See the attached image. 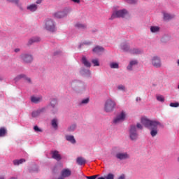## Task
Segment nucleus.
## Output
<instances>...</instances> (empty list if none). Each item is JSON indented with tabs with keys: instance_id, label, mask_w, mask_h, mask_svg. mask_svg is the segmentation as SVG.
Here are the masks:
<instances>
[{
	"instance_id": "f257e3e1",
	"label": "nucleus",
	"mask_w": 179,
	"mask_h": 179,
	"mask_svg": "<svg viewBox=\"0 0 179 179\" xmlns=\"http://www.w3.org/2000/svg\"><path fill=\"white\" fill-rule=\"evenodd\" d=\"M141 124L147 129L150 130L152 137H155L158 134V127L164 128V126L159 121L151 120L147 117L141 118Z\"/></svg>"
},
{
	"instance_id": "f03ea898",
	"label": "nucleus",
	"mask_w": 179,
	"mask_h": 179,
	"mask_svg": "<svg viewBox=\"0 0 179 179\" xmlns=\"http://www.w3.org/2000/svg\"><path fill=\"white\" fill-rule=\"evenodd\" d=\"M117 103L112 99H108L104 103V111L106 113H112L116 108Z\"/></svg>"
},
{
	"instance_id": "7ed1b4c3",
	"label": "nucleus",
	"mask_w": 179,
	"mask_h": 179,
	"mask_svg": "<svg viewBox=\"0 0 179 179\" xmlns=\"http://www.w3.org/2000/svg\"><path fill=\"white\" fill-rule=\"evenodd\" d=\"M45 29L48 31L54 32L56 30L55 22L50 18L45 20Z\"/></svg>"
},
{
	"instance_id": "20e7f679",
	"label": "nucleus",
	"mask_w": 179,
	"mask_h": 179,
	"mask_svg": "<svg viewBox=\"0 0 179 179\" xmlns=\"http://www.w3.org/2000/svg\"><path fill=\"white\" fill-rule=\"evenodd\" d=\"M128 13L126 10H115L113 13L110 20H114L116 17H124Z\"/></svg>"
},
{
	"instance_id": "39448f33",
	"label": "nucleus",
	"mask_w": 179,
	"mask_h": 179,
	"mask_svg": "<svg viewBox=\"0 0 179 179\" xmlns=\"http://www.w3.org/2000/svg\"><path fill=\"white\" fill-rule=\"evenodd\" d=\"M20 59L24 64H31L34 58L31 55L27 53H23L20 55Z\"/></svg>"
},
{
	"instance_id": "423d86ee",
	"label": "nucleus",
	"mask_w": 179,
	"mask_h": 179,
	"mask_svg": "<svg viewBox=\"0 0 179 179\" xmlns=\"http://www.w3.org/2000/svg\"><path fill=\"white\" fill-rule=\"evenodd\" d=\"M71 11V8H66L63 11L57 12L53 14V16L56 18H62L68 15V14Z\"/></svg>"
},
{
	"instance_id": "0eeeda50",
	"label": "nucleus",
	"mask_w": 179,
	"mask_h": 179,
	"mask_svg": "<svg viewBox=\"0 0 179 179\" xmlns=\"http://www.w3.org/2000/svg\"><path fill=\"white\" fill-rule=\"evenodd\" d=\"M129 137L131 141H136L138 139V135L136 131V126H131L129 130Z\"/></svg>"
},
{
	"instance_id": "6e6552de",
	"label": "nucleus",
	"mask_w": 179,
	"mask_h": 179,
	"mask_svg": "<svg viewBox=\"0 0 179 179\" xmlns=\"http://www.w3.org/2000/svg\"><path fill=\"white\" fill-rule=\"evenodd\" d=\"M126 118V113L124 112H121L120 114L117 115V117L114 119L113 123L117 124L122 122H124Z\"/></svg>"
},
{
	"instance_id": "1a4fd4ad",
	"label": "nucleus",
	"mask_w": 179,
	"mask_h": 179,
	"mask_svg": "<svg viewBox=\"0 0 179 179\" xmlns=\"http://www.w3.org/2000/svg\"><path fill=\"white\" fill-rule=\"evenodd\" d=\"M152 65H153V66H155V68H161L162 66L161 59L157 56L153 57L152 59Z\"/></svg>"
},
{
	"instance_id": "9d476101",
	"label": "nucleus",
	"mask_w": 179,
	"mask_h": 179,
	"mask_svg": "<svg viewBox=\"0 0 179 179\" xmlns=\"http://www.w3.org/2000/svg\"><path fill=\"white\" fill-rule=\"evenodd\" d=\"M115 157L119 160H125L129 158V155L127 152H117Z\"/></svg>"
},
{
	"instance_id": "9b49d317",
	"label": "nucleus",
	"mask_w": 179,
	"mask_h": 179,
	"mask_svg": "<svg viewBox=\"0 0 179 179\" xmlns=\"http://www.w3.org/2000/svg\"><path fill=\"white\" fill-rule=\"evenodd\" d=\"M61 176L64 178H69L71 176V171L69 169H64L62 171Z\"/></svg>"
},
{
	"instance_id": "f8f14e48",
	"label": "nucleus",
	"mask_w": 179,
	"mask_h": 179,
	"mask_svg": "<svg viewBox=\"0 0 179 179\" xmlns=\"http://www.w3.org/2000/svg\"><path fill=\"white\" fill-rule=\"evenodd\" d=\"M52 158L58 162L62 160V156L57 150L52 151Z\"/></svg>"
},
{
	"instance_id": "ddd939ff",
	"label": "nucleus",
	"mask_w": 179,
	"mask_h": 179,
	"mask_svg": "<svg viewBox=\"0 0 179 179\" xmlns=\"http://www.w3.org/2000/svg\"><path fill=\"white\" fill-rule=\"evenodd\" d=\"M134 65H138V61L137 60H131L129 65L127 67V69L128 71H133V66H134Z\"/></svg>"
},
{
	"instance_id": "4468645a",
	"label": "nucleus",
	"mask_w": 179,
	"mask_h": 179,
	"mask_svg": "<svg viewBox=\"0 0 179 179\" xmlns=\"http://www.w3.org/2000/svg\"><path fill=\"white\" fill-rule=\"evenodd\" d=\"M26 162L25 159H15L13 161V164L14 166H19L20 164H22L23 163Z\"/></svg>"
},
{
	"instance_id": "2eb2a0df",
	"label": "nucleus",
	"mask_w": 179,
	"mask_h": 179,
	"mask_svg": "<svg viewBox=\"0 0 179 179\" xmlns=\"http://www.w3.org/2000/svg\"><path fill=\"white\" fill-rule=\"evenodd\" d=\"M27 9L31 12H35L38 9V6L36 4H30L27 6Z\"/></svg>"
},
{
	"instance_id": "dca6fc26",
	"label": "nucleus",
	"mask_w": 179,
	"mask_h": 179,
	"mask_svg": "<svg viewBox=\"0 0 179 179\" xmlns=\"http://www.w3.org/2000/svg\"><path fill=\"white\" fill-rule=\"evenodd\" d=\"M44 111H45V108L38 109V110H37L36 111H34L31 113V116H32V117H37L38 116L40 115L41 113H43Z\"/></svg>"
},
{
	"instance_id": "f3484780",
	"label": "nucleus",
	"mask_w": 179,
	"mask_h": 179,
	"mask_svg": "<svg viewBox=\"0 0 179 179\" xmlns=\"http://www.w3.org/2000/svg\"><path fill=\"white\" fill-rule=\"evenodd\" d=\"M76 162L79 166H83L86 164V159L82 157H79L77 158Z\"/></svg>"
},
{
	"instance_id": "a211bd4d",
	"label": "nucleus",
	"mask_w": 179,
	"mask_h": 179,
	"mask_svg": "<svg viewBox=\"0 0 179 179\" xmlns=\"http://www.w3.org/2000/svg\"><path fill=\"white\" fill-rule=\"evenodd\" d=\"M82 62L85 66L87 68H90L91 63L87 59L86 57L83 56L82 57Z\"/></svg>"
},
{
	"instance_id": "6ab92c4d",
	"label": "nucleus",
	"mask_w": 179,
	"mask_h": 179,
	"mask_svg": "<svg viewBox=\"0 0 179 179\" xmlns=\"http://www.w3.org/2000/svg\"><path fill=\"white\" fill-rule=\"evenodd\" d=\"M31 101L34 103H38L42 101V97L31 96Z\"/></svg>"
},
{
	"instance_id": "aec40b11",
	"label": "nucleus",
	"mask_w": 179,
	"mask_h": 179,
	"mask_svg": "<svg viewBox=\"0 0 179 179\" xmlns=\"http://www.w3.org/2000/svg\"><path fill=\"white\" fill-rule=\"evenodd\" d=\"M66 139L67 141L70 142L71 144L76 143V141L73 136H70V135L66 136Z\"/></svg>"
},
{
	"instance_id": "412c9836",
	"label": "nucleus",
	"mask_w": 179,
	"mask_h": 179,
	"mask_svg": "<svg viewBox=\"0 0 179 179\" xmlns=\"http://www.w3.org/2000/svg\"><path fill=\"white\" fill-rule=\"evenodd\" d=\"M41 41V38L39 37H34L29 40L28 45H31L33 43H38Z\"/></svg>"
},
{
	"instance_id": "4be33fe9",
	"label": "nucleus",
	"mask_w": 179,
	"mask_h": 179,
	"mask_svg": "<svg viewBox=\"0 0 179 179\" xmlns=\"http://www.w3.org/2000/svg\"><path fill=\"white\" fill-rule=\"evenodd\" d=\"M163 15H164V20H170L174 17V15H171V14L167 13L166 12L163 13Z\"/></svg>"
},
{
	"instance_id": "5701e85b",
	"label": "nucleus",
	"mask_w": 179,
	"mask_h": 179,
	"mask_svg": "<svg viewBox=\"0 0 179 179\" xmlns=\"http://www.w3.org/2000/svg\"><path fill=\"white\" fill-rule=\"evenodd\" d=\"M93 52H95L96 54H99V52H102V51H104V48L103 47L100 46H96L93 50Z\"/></svg>"
},
{
	"instance_id": "b1692460",
	"label": "nucleus",
	"mask_w": 179,
	"mask_h": 179,
	"mask_svg": "<svg viewBox=\"0 0 179 179\" xmlns=\"http://www.w3.org/2000/svg\"><path fill=\"white\" fill-rule=\"evenodd\" d=\"M7 134V130L5 127L0 128V138L5 137Z\"/></svg>"
},
{
	"instance_id": "393cba45",
	"label": "nucleus",
	"mask_w": 179,
	"mask_h": 179,
	"mask_svg": "<svg viewBox=\"0 0 179 179\" xmlns=\"http://www.w3.org/2000/svg\"><path fill=\"white\" fill-rule=\"evenodd\" d=\"M75 27L78 28V29H85L87 27V25L85 24L77 22L75 24Z\"/></svg>"
},
{
	"instance_id": "a878e982",
	"label": "nucleus",
	"mask_w": 179,
	"mask_h": 179,
	"mask_svg": "<svg viewBox=\"0 0 179 179\" xmlns=\"http://www.w3.org/2000/svg\"><path fill=\"white\" fill-rule=\"evenodd\" d=\"M57 105V100L56 99H52L50 101V106L52 108H55Z\"/></svg>"
},
{
	"instance_id": "bb28decb",
	"label": "nucleus",
	"mask_w": 179,
	"mask_h": 179,
	"mask_svg": "<svg viewBox=\"0 0 179 179\" xmlns=\"http://www.w3.org/2000/svg\"><path fill=\"white\" fill-rule=\"evenodd\" d=\"M51 125L54 129H57L58 124H57V120L53 119L51 121Z\"/></svg>"
},
{
	"instance_id": "cd10ccee",
	"label": "nucleus",
	"mask_w": 179,
	"mask_h": 179,
	"mask_svg": "<svg viewBox=\"0 0 179 179\" xmlns=\"http://www.w3.org/2000/svg\"><path fill=\"white\" fill-rule=\"evenodd\" d=\"M121 48L123 50V51H129L130 50L129 45L124 43L121 45Z\"/></svg>"
},
{
	"instance_id": "c85d7f7f",
	"label": "nucleus",
	"mask_w": 179,
	"mask_h": 179,
	"mask_svg": "<svg viewBox=\"0 0 179 179\" xmlns=\"http://www.w3.org/2000/svg\"><path fill=\"white\" fill-rule=\"evenodd\" d=\"M110 67L112 69H118L119 68V64L117 63H110Z\"/></svg>"
},
{
	"instance_id": "c756f323",
	"label": "nucleus",
	"mask_w": 179,
	"mask_h": 179,
	"mask_svg": "<svg viewBox=\"0 0 179 179\" xmlns=\"http://www.w3.org/2000/svg\"><path fill=\"white\" fill-rule=\"evenodd\" d=\"M76 124H71L69 128H68V131L69 132H73L76 129Z\"/></svg>"
},
{
	"instance_id": "7c9ffc66",
	"label": "nucleus",
	"mask_w": 179,
	"mask_h": 179,
	"mask_svg": "<svg viewBox=\"0 0 179 179\" xmlns=\"http://www.w3.org/2000/svg\"><path fill=\"white\" fill-rule=\"evenodd\" d=\"M160 28L159 27H151L150 31L153 33H157L159 31Z\"/></svg>"
},
{
	"instance_id": "2f4dec72",
	"label": "nucleus",
	"mask_w": 179,
	"mask_h": 179,
	"mask_svg": "<svg viewBox=\"0 0 179 179\" xmlns=\"http://www.w3.org/2000/svg\"><path fill=\"white\" fill-rule=\"evenodd\" d=\"M89 102H90V99H89V98L83 99V100L81 101V102L80 103V106H82V105H87V104L89 103Z\"/></svg>"
},
{
	"instance_id": "473e14b6",
	"label": "nucleus",
	"mask_w": 179,
	"mask_h": 179,
	"mask_svg": "<svg viewBox=\"0 0 179 179\" xmlns=\"http://www.w3.org/2000/svg\"><path fill=\"white\" fill-rule=\"evenodd\" d=\"M92 62L94 64V66H100V63L97 59H92Z\"/></svg>"
},
{
	"instance_id": "72a5a7b5",
	"label": "nucleus",
	"mask_w": 179,
	"mask_h": 179,
	"mask_svg": "<svg viewBox=\"0 0 179 179\" xmlns=\"http://www.w3.org/2000/svg\"><path fill=\"white\" fill-rule=\"evenodd\" d=\"M105 179H115V175L110 173L105 176Z\"/></svg>"
},
{
	"instance_id": "f704fd0d",
	"label": "nucleus",
	"mask_w": 179,
	"mask_h": 179,
	"mask_svg": "<svg viewBox=\"0 0 179 179\" xmlns=\"http://www.w3.org/2000/svg\"><path fill=\"white\" fill-rule=\"evenodd\" d=\"M131 54H140L141 50L139 49H132L130 50Z\"/></svg>"
},
{
	"instance_id": "c9c22d12",
	"label": "nucleus",
	"mask_w": 179,
	"mask_h": 179,
	"mask_svg": "<svg viewBox=\"0 0 179 179\" xmlns=\"http://www.w3.org/2000/svg\"><path fill=\"white\" fill-rule=\"evenodd\" d=\"M157 100L159 102H164L165 101V98L163 96H157Z\"/></svg>"
},
{
	"instance_id": "e433bc0d",
	"label": "nucleus",
	"mask_w": 179,
	"mask_h": 179,
	"mask_svg": "<svg viewBox=\"0 0 179 179\" xmlns=\"http://www.w3.org/2000/svg\"><path fill=\"white\" fill-rule=\"evenodd\" d=\"M34 130L36 133H41V132H43L42 129H40L38 126H34Z\"/></svg>"
},
{
	"instance_id": "4c0bfd02",
	"label": "nucleus",
	"mask_w": 179,
	"mask_h": 179,
	"mask_svg": "<svg viewBox=\"0 0 179 179\" xmlns=\"http://www.w3.org/2000/svg\"><path fill=\"white\" fill-rule=\"evenodd\" d=\"M170 107H171V108H178L179 107V103L178 102L171 103H170Z\"/></svg>"
},
{
	"instance_id": "58836bf2",
	"label": "nucleus",
	"mask_w": 179,
	"mask_h": 179,
	"mask_svg": "<svg viewBox=\"0 0 179 179\" xmlns=\"http://www.w3.org/2000/svg\"><path fill=\"white\" fill-rule=\"evenodd\" d=\"M99 175H94V176H86L87 179H96L97 177H99Z\"/></svg>"
},
{
	"instance_id": "ea45409f",
	"label": "nucleus",
	"mask_w": 179,
	"mask_h": 179,
	"mask_svg": "<svg viewBox=\"0 0 179 179\" xmlns=\"http://www.w3.org/2000/svg\"><path fill=\"white\" fill-rule=\"evenodd\" d=\"M8 2H12L15 3L16 5L19 4V0H7Z\"/></svg>"
},
{
	"instance_id": "a19ab883",
	"label": "nucleus",
	"mask_w": 179,
	"mask_h": 179,
	"mask_svg": "<svg viewBox=\"0 0 179 179\" xmlns=\"http://www.w3.org/2000/svg\"><path fill=\"white\" fill-rule=\"evenodd\" d=\"M117 89L118 90H125V87L124 85H119Z\"/></svg>"
},
{
	"instance_id": "79ce46f5",
	"label": "nucleus",
	"mask_w": 179,
	"mask_h": 179,
	"mask_svg": "<svg viewBox=\"0 0 179 179\" xmlns=\"http://www.w3.org/2000/svg\"><path fill=\"white\" fill-rule=\"evenodd\" d=\"M136 127H137V128L139 129H143V125H142L141 124H140V123H138V124H136Z\"/></svg>"
},
{
	"instance_id": "37998d69",
	"label": "nucleus",
	"mask_w": 179,
	"mask_h": 179,
	"mask_svg": "<svg viewBox=\"0 0 179 179\" xmlns=\"http://www.w3.org/2000/svg\"><path fill=\"white\" fill-rule=\"evenodd\" d=\"M22 78H25L24 75H20L15 78V79H22Z\"/></svg>"
},
{
	"instance_id": "c03bdc74",
	"label": "nucleus",
	"mask_w": 179,
	"mask_h": 179,
	"mask_svg": "<svg viewBox=\"0 0 179 179\" xmlns=\"http://www.w3.org/2000/svg\"><path fill=\"white\" fill-rule=\"evenodd\" d=\"M127 1L129 3H136V0H127Z\"/></svg>"
},
{
	"instance_id": "a18cd8bd",
	"label": "nucleus",
	"mask_w": 179,
	"mask_h": 179,
	"mask_svg": "<svg viewBox=\"0 0 179 179\" xmlns=\"http://www.w3.org/2000/svg\"><path fill=\"white\" fill-rule=\"evenodd\" d=\"M117 179H125V175L122 174L120 176H119V178Z\"/></svg>"
},
{
	"instance_id": "49530a36",
	"label": "nucleus",
	"mask_w": 179,
	"mask_h": 179,
	"mask_svg": "<svg viewBox=\"0 0 179 179\" xmlns=\"http://www.w3.org/2000/svg\"><path fill=\"white\" fill-rule=\"evenodd\" d=\"M71 1H72L74 3H80V0H71Z\"/></svg>"
},
{
	"instance_id": "de8ad7c7",
	"label": "nucleus",
	"mask_w": 179,
	"mask_h": 179,
	"mask_svg": "<svg viewBox=\"0 0 179 179\" xmlns=\"http://www.w3.org/2000/svg\"><path fill=\"white\" fill-rule=\"evenodd\" d=\"M43 0H36V3L37 4H41L42 3Z\"/></svg>"
},
{
	"instance_id": "09e8293b",
	"label": "nucleus",
	"mask_w": 179,
	"mask_h": 179,
	"mask_svg": "<svg viewBox=\"0 0 179 179\" xmlns=\"http://www.w3.org/2000/svg\"><path fill=\"white\" fill-rule=\"evenodd\" d=\"M25 79H26L27 82H28L29 83H31V78H26Z\"/></svg>"
},
{
	"instance_id": "8fccbe9b",
	"label": "nucleus",
	"mask_w": 179,
	"mask_h": 179,
	"mask_svg": "<svg viewBox=\"0 0 179 179\" xmlns=\"http://www.w3.org/2000/svg\"><path fill=\"white\" fill-rule=\"evenodd\" d=\"M84 44H91V43H83V44H80V45H79L80 48H81L82 45H84Z\"/></svg>"
},
{
	"instance_id": "3c124183",
	"label": "nucleus",
	"mask_w": 179,
	"mask_h": 179,
	"mask_svg": "<svg viewBox=\"0 0 179 179\" xmlns=\"http://www.w3.org/2000/svg\"><path fill=\"white\" fill-rule=\"evenodd\" d=\"M15 52H20V50L19 48H16L14 50Z\"/></svg>"
},
{
	"instance_id": "603ef678",
	"label": "nucleus",
	"mask_w": 179,
	"mask_h": 179,
	"mask_svg": "<svg viewBox=\"0 0 179 179\" xmlns=\"http://www.w3.org/2000/svg\"><path fill=\"white\" fill-rule=\"evenodd\" d=\"M136 101H137V102L141 101V98L137 97V98H136Z\"/></svg>"
},
{
	"instance_id": "864d4df0",
	"label": "nucleus",
	"mask_w": 179,
	"mask_h": 179,
	"mask_svg": "<svg viewBox=\"0 0 179 179\" xmlns=\"http://www.w3.org/2000/svg\"><path fill=\"white\" fill-rule=\"evenodd\" d=\"M97 179H106V177H99Z\"/></svg>"
},
{
	"instance_id": "5fc2aeb1",
	"label": "nucleus",
	"mask_w": 179,
	"mask_h": 179,
	"mask_svg": "<svg viewBox=\"0 0 179 179\" xmlns=\"http://www.w3.org/2000/svg\"><path fill=\"white\" fill-rule=\"evenodd\" d=\"M57 179H64V178L63 176H61V177L58 178Z\"/></svg>"
},
{
	"instance_id": "6e6d98bb",
	"label": "nucleus",
	"mask_w": 179,
	"mask_h": 179,
	"mask_svg": "<svg viewBox=\"0 0 179 179\" xmlns=\"http://www.w3.org/2000/svg\"><path fill=\"white\" fill-rule=\"evenodd\" d=\"M59 52H55V55H58Z\"/></svg>"
},
{
	"instance_id": "4d7b16f0",
	"label": "nucleus",
	"mask_w": 179,
	"mask_h": 179,
	"mask_svg": "<svg viewBox=\"0 0 179 179\" xmlns=\"http://www.w3.org/2000/svg\"><path fill=\"white\" fill-rule=\"evenodd\" d=\"M1 80H3V78L0 76V82Z\"/></svg>"
},
{
	"instance_id": "13d9d810",
	"label": "nucleus",
	"mask_w": 179,
	"mask_h": 179,
	"mask_svg": "<svg viewBox=\"0 0 179 179\" xmlns=\"http://www.w3.org/2000/svg\"><path fill=\"white\" fill-rule=\"evenodd\" d=\"M177 160H178V162L179 163V157H178Z\"/></svg>"
},
{
	"instance_id": "bf43d9fd",
	"label": "nucleus",
	"mask_w": 179,
	"mask_h": 179,
	"mask_svg": "<svg viewBox=\"0 0 179 179\" xmlns=\"http://www.w3.org/2000/svg\"><path fill=\"white\" fill-rule=\"evenodd\" d=\"M0 179H4V178L3 177H0Z\"/></svg>"
},
{
	"instance_id": "052dcab7",
	"label": "nucleus",
	"mask_w": 179,
	"mask_h": 179,
	"mask_svg": "<svg viewBox=\"0 0 179 179\" xmlns=\"http://www.w3.org/2000/svg\"><path fill=\"white\" fill-rule=\"evenodd\" d=\"M178 65H179V59L178 60Z\"/></svg>"
},
{
	"instance_id": "680f3d73",
	"label": "nucleus",
	"mask_w": 179,
	"mask_h": 179,
	"mask_svg": "<svg viewBox=\"0 0 179 179\" xmlns=\"http://www.w3.org/2000/svg\"><path fill=\"white\" fill-rule=\"evenodd\" d=\"M10 179H17V178H11Z\"/></svg>"
},
{
	"instance_id": "e2e57ef3",
	"label": "nucleus",
	"mask_w": 179,
	"mask_h": 179,
	"mask_svg": "<svg viewBox=\"0 0 179 179\" xmlns=\"http://www.w3.org/2000/svg\"><path fill=\"white\" fill-rule=\"evenodd\" d=\"M20 9H21V10H23V8H22V7H20Z\"/></svg>"
},
{
	"instance_id": "0e129e2a",
	"label": "nucleus",
	"mask_w": 179,
	"mask_h": 179,
	"mask_svg": "<svg viewBox=\"0 0 179 179\" xmlns=\"http://www.w3.org/2000/svg\"><path fill=\"white\" fill-rule=\"evenodd\" d=\"M178 89H179V85H178Z\"/></svg>"
},
{
	"instance_id": "69168bd1",
	"label": "nucleus",
	"mask_w": 179,
	"mask_h": 179,
	"mask_svg": "<svg viewBox=\"0 0 179 179\" xmlns=\"http://www.w3.org/2000/svg\"><path fill=\"white\" fill-rule=\"evenodd\" d=\"M179 179V178H178Z\"/></svg>"
}]
</instances>
